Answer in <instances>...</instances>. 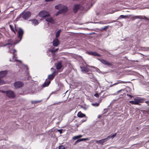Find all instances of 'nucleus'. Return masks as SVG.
Listing matches in <instances>:
<instances>
[{"mask_svg": "<svg viewBox=\"0 0 149 149\" xmlns=\"http://www.w3.org/2000/svg\"><path fill=\"white\" fill-rule=\"evenodd\" d=\"M99 105V104L97 103H96L95 104H93V105L96 106H98Z\"/></svg>", "mask_w": 149, "mask_h": 149, "instance_id": "obj_35", "label": "nucleus"}, {"mask_svg": "<svg viewBox=\"0 0 149 149\" xmlns=\"http://www.w3.org/2000/svg\"><path fill=\"white\" fill-rule=\"evenodd\" d=\"M84 7L81 4H74L73 7V10L75 13H76L79 10H83Z\"/></svg>", "mask_w": 149, "mask_h": 149, "instance_id": "obj_3", "label": "nucleus"}, {"mask_svg": "<svg viewBox=\"0 0 149 149\" xmlns=\"http://www.w3.org/2000/svg\"><path fill=\"white\" fill-rule=\"evenodd\" d=\"M53 72H54V70L53 69L52 70Z\"/></svg>", "mask_w": 149, "mask_h": 149, "instance_id": "obj_47", "label": "nucleus"}, {"mask_svg": "<svg viewBox=\"0 0 149 149\" xmlns=\"http://www.w3.org/2000/svg\"><path fill=\"white\" fill-rule=\"evenodd\" d=\"M61 63V62L58 63L56 65V69L58 70H60L62 68Z\"/></svg>", "mask_w": 149, "mask_h": 149, "instance_id": "obj_23", "label": "nucleus"}, {"mask_svg": "<svg viewBox=\"0 0 149 149\" xmlns=\"http://www.w3.org/2000/svg\"><path fill=\"white\" fill-rule=\"evenodd\" d=\"M33 24L35 25H37L38 24V22L37 20L36 19H34L33 21Z\"/></svg>", "mask_w": 149, "mask_h": 149, "instance_id": "obj_27", "label": "nucleus"}, {"mask_svg": "<svg viewBox=\"0 0 149 149\" xmlns=\"http://www.w3.org/2000/svg\"><path fill=\"white\" fill-rule=\"evenodd\" d=\"M107 141V138H106L99 141H95L96 143H100L101 144H102L103 143Z\"/></svg>", "mask_w": 149, "mask_h": 149, "instance_id": "obj_16", "label": "nucleus"}, {"mask_svg": "<svg viewBox=\"0 0 149 149\" xmlns=\"http://www.w3.org/2000/svg\"><path fill=\"white\" fill-rule=\"evenodd\" d=\"M90 67H91V68H95V69H97V68H96V67H95L94 66H89Z\"/></svg>", "mask_w": 149, "mask_h": 149, "instance_id": "obj_40", "label": "nucleus"}, {"mask_svg": "<svg viewBox=\"0 0 149 149\" xmlns=\"http://www.w3.org/2000/svg\"><path fill=\"white\" fill-rule=\"evenodd\" d=\"M122 91V90H119V91H118L117 92V93H118H118L120 92V91Z\"/></svg>", "mask_w": 149, "mask_h": 149, "instance_id": "obj_42", "label": "nucleus"}, {"mask_svg": "<svg viewBox=\"0 0 149 149\" xmlns=\"http://www.w3.org/2000/svg\"><path fill=\"white\" fill-rule=\"evenodd\" d=\"M78 117L80 118H82L86 117L85 114L83 113L81 111L79 112L77 114Z\"/></svg>", "mask_w": 149, "mask_h": 149, "instance_id": "obj_21", "label": "nucleus"}, {"mask_svg": "<svg viewBox=\"0 0 149 149\" xmlns=\"http://www.w3.org/2000/svg\"><path fill=\"white\" fill-rule=\"evenodd\" d=\"M1 93H6V92H5V91H1Z\"/></svg>", "mask_w": 149, "mask_h": 149, "instance_id": "obj_45", "label": "nucleus"}, {"mask_svg": "<svg viewBox=\"0 0 149 149\" xmlns=\"http://www.w3.org/2000/svg\"><path fill=\"white\" fill-rule=\"evenodd\" d=\"M136 18H139L141 19H145L148 20V19L145 16H138L136 17Z\"/></svg>", "mask_w": 149, "mask_h": 149, "instance_id": "obj_20", "label": "nucleus"}, {"mask_svg": "<svg viewBox=\"0 0 149 149\" xmlns=\"http://www.w3.org/2000/svg\"><path fill=\"white\" fill-rule=\"evenodd\" d=\"M58 49V48H57L56 49H54V48L51 51V52L52 53H54L57 51Z\"/></svg>", "mask_w": 149, "mask_h": 149, "instance_id": "obj_29", "label": "nucleus"}, {"mask_svg": "<svg viewBox=\"0 0 149 149\" xmlns=\"http://www.w3.org/2000/svg\"><path fill=\"white\" fill-rule=\"evenodd\" d=\"M100 23L101 24H104V23L103 22H100Z\"/></svg>", "mask_w": 149, "mask_h": 149, "instance_id": "obj_44", "label": "nucleus"}, {"mask_svg": "<svg viewBox=\"0 0 149 149\" xmlns=\"http://www.w3.org/2000/svg\"><path fill=\"white\" fill-rule=\"evenodd\" d=\"M24 84L21 81H17L14 84V86L16 88H18L22 87Z\"/></svg>", "mask_w": 149, "mask_h": 149, "instance_id": "obj_9", "label": "nucleus"}, {"mask_svg": "<svg viewBox=\"0 0 149 149\" xmlns=\"http://www.w3.org/2000/svg\"><path fill=\"white\" fill-rule=\"evenodd\" d=\"M15 61H18L19 62H21V61L20 60H15Z\"/></svg>", "mask_w": 149, "mask_h": 149, "instance_id": "obj_43", "label": "nucleus"}, {"mask_svg": "<svg viewBox=\"0 0 149 149\" xmlns=\"http://www.w3.org/2000/svg\"><path fill=\"white\" fill-rule=\"evenodd\" d=\"M45 19L46 21L51 24H53L55 23V21L50 15V14L45 18Z\"/></svg>", "mask_w": 149, "mask_h": 149, "instance_id": "obj_8", "label": "nucleus"}, {"mask_svg": "<svg viewBox=\"0 0 149 149\" xmlns=\"http://www.w3.org/2000/svg\"><path fill=\"white\" fill-rule=\"evenodd\" d=\"M1 90H0V92H1Z\"/></svg>", "mask_w": 149, "mask_h": 149, "instance_id": "obj_49", "label": "nucleus"}, {"mask_svg": "<svg viewBox=\"0 0 149 149\" xmlns=\"http://www.w3.org/2000/svg\"><path fill=\"white\" fill-rule=\"evenodd\" d=\"M86 53L89 55H92L93 56H101V55L100 54H99L95 52H87Z\"/></svg>", "mask_w": 149, "mask_h": 149, "instance_id": "obj_11", "label": "nucleus"}, {"mask_svg": "<svg viewBox=\"0 0 149 149\" xmlns=\"http://www.w3.org/2000/svg\"><path fill=\"white\" fill-rule=\"evenodd\" d=\"M126 17V16H124V15H121L120 16V17L121 18H125V17Z\"/></svg>", "mask_w": 149, "mask_h": 149, "instance_id": "obj_39", "label": "nucleus"}, {"mask_svg": "<svg viewBox=\"0 0 149 149\" xmlns=\"http://www.w3.org/2000/svg\"><path fill=\"white\" fill-rule=\"evenodd\" d=\"M59 44V41L58 39H55L53 41V45L54 46L57 47Z\"/></svg>", "mask_w": 149, "mask_h": 149, "instance_id": "obj_13", "label": "nucleus"}, {"mask_svg": "<svg viewBox=\"0 0 149 149\" xmlns=\"http://www.w3.org/2000/svg\"><path fill=\"white\" fill-rule=\"evenodd\" d=\"M6 95L8 97L13 99L15 97V95L14 92L11 90H9L6 91Z\"/></svg>", "mask_w": 149, "mask_h": 149, "instance_id": "obj_4", "label": "nucleus"}, {"mask_svg": "<svg viewBox=\"0 0 149 149\" xmlns=\"http://www.w3.org/2000/svg\"><path fill=\"white\" fill-rule=\"evenodd\" d=\"M116 133H115L114 134H111L110 135L108 136L106 138L108 140L109 139H113L114 138L116 135Z\"/></svg>", "mask_w": 149, "mask_h": 149, "instance_id": "obj_19", "label": "nucleus"}, {"mask_svg": "<svg viewBox=\"0 0 149 149\" xmlns=\"http://www.w3.org/2000/svg\"><path fill=\"white\" fill-rule=\"evenodd\" d=\"M5 83V81L3 80L0 79V85Z\"/></svg>", "mask_w": 149, "mask_h": 149, "instance_id": "obj_31", "label": "nucleus"}, {"mask_svg": "<svg viewBox=\"0 0 149 149\" xmlns=\"http://www.w3.org/2000/svg\"><path fill=\"white\" fill-rule=\"evenodd\" d=\"M18 42H15V41H13L12 40L10 39L8 41V43L5 44V46H6L8 45H12L13 44L15 45V44Z\"/></svg>", "mask_w": 149, "mask_h": 149, "instance_id": "obj_14", "label": "nucleus"}, {"mask_svg": "<svg viewBox=\"0 0 149 149\" xmlns=\"http://www.w3.org/2000/svg\"><path fill=\"white\" fill-rule=\"evenodd\" d=\"M41 101V100L35 101H31V102L32 104H36L40 102Z\"/></svg>", "mask_w": 149, "mask_h": 149, "instance_id": "obj_28", "label": "nucleus"}, {"mask_svg": "<svg viewBox=\"0 0 149 149\" xmlns=\"http://www.w3.org/2000/svg\"><path fill=\"white\" fill-rule=\"evenodd\" d=\"M50 80H48V79H47L45 81V83L42 84V86L43 87H45L49 85L50 83Z\"/></svg>", "mask_w": 149, "mask_h": 149, "instance_id": "obj_15", "label": "nucleus"}, {"mask_svg": "<svg viewBox=\"0 0 149 149\" xmlns=\"http://www.w3.org/2000/svg\"><path fill=\"white\" fill-rule=\"evenodd\" d=\"M147 48V49L148 50H149V47L148 48Z\"/></svg>", "mask_w": 149, "mask_h": 149, "instance_id": "obj_46", "label": "nucleus"}, {"mask_svg": "<svg viewBox=\"0 0 149 149\" xmlns=\"http://www.w3.org/2000/svg\"><path fill=\"white\" fill-rule=\"evenodd\" d=\"M7 74L6 71H2L0 72V78L4 77Z\"/></svg>", "mask_w": 149, "mask_h": 149, "instance_id": "obj_18", "label": "nucleus"}, {"mask_svg": "<svg viewBox=\"0 0 149 149\" xmlns=\"http://www.w3.org/2000/svg\"><path fill=\"white\" fill-rule=\"evenodd\" d=\"M131 98H132V96H131Z\"/></svg>", "mask_w": 149, "mask_h": 149, "instance_id": "obj_50", "label": "nucleus"}, {"mask_svg": "<svg viewBox=\"0 0 149 149\" xmlns=\"http://www.w3.org/2000/svg\"><path fill=\"white\" fill-rule=\"evenodd\" d=\"M82 136L81 135H80L78 136H75L73 138V139L74 140H75L81 138V137H82Z\"/></svg>", "mask_w": 149, "mask_h": 149, "instance_id": "obj_24", "label": "nucleus"}, {"mask_svg": "<svg viewBox=\"0 0 149 149\" xmlns=\"http://www.w3.org/2000/svg\"><path fill=\"white\" fill-rule=\"evenodd\" d=\"M58 131L59 132L60 134H61L62 133V130H58Z\"/></svg>", "mask_w": 149, "mask_h": 149, "instance_id": "obj_37", "label": "nucleus"}, {"mask_svg": "<svg viewBox=\"0 0 149 149\" xmlns=\"http://www.w3.org/2000/svg\"><path fill=\"white\" fill-rule=\"evenodd\" d=\"M31 15V13L29 11L24 12L21 15V16H22L23 19H25L29 18Z\"/></svg>", "mask_w": 149, "mask_h": 149, "instance_id": "obj_6", "label": "nucleus"}, {"mask_svg": "<svg viewBox=\"0 0 149 149\" xmlns=\"http://www.w3.org/2000/svg\"><path fill=\"white\" fill-rule=\"evenodd\" d=\"M10 27L11 30L15 33H16V31H17L16 28V25L15 24L14 26L12 25H10Z\"/></svg>", "mask_w": 149, "mask_h": 149, "instance_id": "obj_17", "label": "nucleus"}, {"mask_svg": "<svg viewBox=\"0 0 149 149\" xmlns=\"http://www.w3.org/2000/svg\"><path fill=\"white\" fill-rule=\"evenodd\" d=\"M52 69H53V70H54V72L52 74L49 75L48 76V79H49V80H52L54 78V76H55L54 74L55 72V70L53 68H52L51 69V70H52Z\"/></svg>", "mask_w": 149, "mask_h": 149, "instance_id": "obj_12", "label": "nucleus"}, {"mask_svg": "<svg viewBox=\"0 0 149 149\" xmlns=\"http://www.w3.org/2000/svg\"><path fill=\"white\" fill-rule=\"evenodd\" d=\"M109 28V26H105V27L102 28L101 29V30L102 31L104 30L106 31L107 29Z\"/></svg>", "mask_w": 149, "mask_h": 149, "instance_id": "obj_30", "label": "nucleus"}, {"mask_svg": "<svg viewBox=\"0 0 149 149\" xmlns=\"http://www.w3.org/2000/svg\"><path fill=\"white\" fill-rule=\"evenodd\" d=\"M55 8L56 9L59 10V11L57 13L56 15L61 13H65L68 10V8L66 6L60 4L56 6Z\"/></svg>", "mask_w": 149, "mask_h": 149, "instance_id": "obj_1", "label": "nucleus"}, {"mask_svg": "<svg viewBox=\"0 0 149 149\" xmlns=\"http://www.w3.org/2000/svg\"><path fill=\"white\" fill-rule=\"evenodd\" d=\"M81 140V141H86L88 140L89 139L88 138H83L80 139Z\"/></svg>", "mask_w": 149, "mask_h": 149, "instance_id": "obj_33", "label": "nucleus"}, {"mask_svg": "<svg viewBox=\"0 0 149 149\" xmlns=\"http://www.w3.org/2000/svg\"><path fill=\"white\" fill-rule=\"evenodd\" d=\"M146 100V99L141 97H137L134 99V101H131V104H134L139 105L140 103H143Z\"/></svg>", "mask_w": 149, "mask_h": 149, "instance_id": "obj_2", "label": "nucleus"}, {"mask_svg": "<svg viewBox=\"0 0 149 149\" xmlns=\"http://www.w3.org/2000/svg\"><path fill=\"white\" fill-rule=\"evenodd\" d=\"M145 102L147 104L148 106H149V100L145 101Z\"/></svg>", "mask_w": 149, "mask_h": 149, "instance_id": "obj_38", "label": "nucleus"}, {"mask_svg": "<svg viewBox=\"0 0 149 149\" xmlns=\"http://www.w3.org/2000/svg\"><path fill=\"white\" fill-rule=\"evenodd\" d=\"M65 147L63 145L60 146L59 147L58 149H65Z\"/></svg>", "mask_w": 149, "mask_h": 149, "instance_id": "obj_32", "label": "nucleus"}, {"mask_svg": "<svg viewBox=\"0 0 149 149\" xmlns=\"http://www.w3.org/2000/svg\"><path fill=\"white\" fill-rule=\"evenodd\" d=\"M101 115H99L98 116V118H100L101 117Z\"/></svg>", "mask_w": 149, "mask_h": 149, "instance_id": "obj_41", "label": "nucleus"}, {"mask_svg": "<svg viewBox=\"0 0 149 149\" xmlns=\"http://www.w3.org/2000/svg\"><path fill=\"white\" fill-rule=\"evenodd\" d=\"M80 141H81V139H78V140H77L75 143H74V144H76V143H77L78 142H80Z\"/></svg>", "mask_w": 149, "mask_h": 149, "instance_id": "obj_34", "label": "nucleus"}, {"mask_svg": "<svg viewBox=\"0 0 149 149\" xmlns=\"http://www.w3.org/2000/svg\"><path fill=\"white\" fill-rule=\"evenodd\" d=\"M99 60L103 64L108 66H111L112 65L109 62L106 61L102 59Z\"/></svg>", "mask_w": 149, "mask_h": 149, "instance_id": "obj_10", "label": "nucleus"}, {"mask_svg": "<svg viewBox=\"0 0 149 149\" xmlns=\"http://www.w3.org/2000/svg\"><path fill=\"white\" fill-rule=\"evenodd\" d=\"M94 95L97 97H99V95L97 93H95Z\"/></svg>", "mask_w": 149, "mask_h": 149, "instance_id": "obj_36", "label": "nucleus"}, {"mask_svg": "<svg viewBox=\"0 0 149 149\" xmlns=\"http://www.w3.org/2000/svg\"><path fill=\"white\" fill-rule=\"evenodd\" d=\"M61 31V30H60L59 31H58L56 33V37L57 38L59 36Z\"/></svg>", "mask_w": 149, "mask_h": 149, "instance_id": "obj_25", "label": "nucleus"}, {"mask_svg": "<svg viewBox=\"0 0 149 149\" xmlns=\"http://www.w3.org/2000/svg\"><path fill=\"white\" fill-rule=\"evenodd\" d=\"M11 51L13 52V57H15L16 55V54H15V52H17L16 50L15 49H12L11 50Z\"/></svg>", "mask_w": 149, "mask_h": 149, "instance_id": "obj_26", "label": "nucleus"}, {"mask_svg": "<svg viewBox=\"0 0 149 149\" xmlns=\"http://www.w3.org/2000/svg\"><path fill=\"white\" fill-rule=\"evenodd\" d=\"M116 84H114V85H116Z\"/></svg>", "mask_w": 149, "mask_h": 149, "instance_id": "obj_48", "label": "nucleus"}, {"mask_svg": "<svg viewBox=\"0 0 149 149\" xmlns=\"http://www.w3.org/2000/svg\"><path fill=\"white\" fill-rule=\"evenodd\" d=\"M24 31L21 28H19L18 31V37L19 39V40L18 42H19L21 40L22 36L24 34Z\"/></svg>", "mask_w": 149, "mask_h": 149, "instance_id": "obj_7", "label": "nucleus"}, {"mask_svg": "<svg viewBox=\"0 0 149 149\" xmlns=\"http://www.w3.org/2000/svg\"><path fill=\"white\" fill-rule=\"evenodd\" d=\"M81 68L82 72H88L89 70L88 68L85 67H81Z\"/></svg>", "mask_w": 149, "mask_h": 149, "instance_id": "obj_22", "label": "nucleus"}, {"mask_svg": "<svg viewBox=\"0 0 149 149\" xmlns=\"http://www.w3.org/2000/svg\"><path fill=\"white\" fill-rule=\"evenodd\" d=\"M49 14L48 12L45 10H42L40 11L39 14V16L40 17H42L45 19L47 16H48Z\"/></svg>", "mask_w": 149, "mask_h": 149, "instance_id": "obj_5", "label": "nucleus"}]
</instances>
